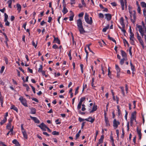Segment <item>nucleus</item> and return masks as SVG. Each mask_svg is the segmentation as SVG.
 Returning a JSON list of instances; mask_svg holds the SVG:
<instances>
[{"instance_id":"1","label":"nucleus","mask_w":146,"mask_h":146,"mask_svg":"<svg viewBox=\"0 0 146 146\" xmlns=\"http://www.w3.org/2000/svg\"><path fill=\"white\" fill-rule=\"evenodd\" d=\"M77 28L81 34H84L85 33L86 31L83 28L82 22V20L79 19L76 21Z\"/></svg>"},{"instance_id":"2","label":"nucleus","mask_w":146,"mask_h":146,"mask_svg":"<svg viewBox=\"0 0 146 146\" xmlns=\"http://www.w3.org/2000/svg\"><path fill=\"white\" fill-rule=\"evenodd\" d=\"M137 27L139 29V31L141 33V35L142 36V37L143 36H144L145 41H146V35L144 34V33H146L145 31V29H143V28L141 25H138Z\"/></svg>"},{"instance_id":"3","label":"nucleus","mask_w":146,"mask_h":146,"mask_svg":"<svg viewBox=\"0 0 146 146\" xmlns=\"http://www.w3.org/2000/svg\"><path fill=\"white\" fill-rule=\"evenodd\" d=\"M130 14V18L131 21L134 23L136 20V13L135 11H133L132 12H129Z\"/></svg>"},{"instance_id":"4","label":"nucleus","mask_w":146,"mask_h":146,"mask_svg":"<svg viewBox=\"0 0 146 146\" xmlns=\"http://www.w3.org/2000/svg\"><path fill=\"white\" fill-rule=\"evenodd\" d=\"M78 120L80 122H81L84 120H86L90 122L91 123H93L95 119L94 118H92V117H89L88 118H86L85 119H83L79 117L78 118Z\"/></svg>"},{"instance_id":"5","label":"nucleus","mask_w":146,"mask_h":146,"mask_svg":"<svg viewBox=\"0 0 146 146\" xmlns=\"http://www.w3.org/2000/svg\"><path fill=\"white\" fill-rule=\"evenodd\" d=\"M19 100L23 106L25 107L28 106L27 103V100L25 98H24L23 97L21 96L19 98Z\"/></svg>"},{"instance_id":"6","label":"nucleus","mask_w":146,"mask_h":146,"mask_svg":"<svg viewBox=\"0 0 146 146\" xmlns=\"http://www.w3.org/2000/svg\"><path fill=\"white\" fill-rule=\"evenodd\" d=\"M120 4L121 7L122 9L123 10L124 9V4L125 5V7L126 8H127V0H124V2L123 0H120Z\"/></svg>"},{"instance_id":"7","label":"nucleus","mask_w":146,"mask_h":146,"mask_svg":"<svg viewBox=\"0 0 146 146\" xmlns=\"http://www.w3.org/2000/svg\"><path fill=\"white\" fill-rule=\"evenodd\" d=\"M120 123L118 121H117L116 119H114L113 122V126L115 128H117L118 125H119Z\"/></svg>"},{"instance_id":"8","label":"nucleus","mask_w":146,"mask_h":146,"mask_svg":"<svg viewBox=\"0 0 146 146\" xmlns=\"http://www.w3.org/2000/svg\"><path fill=\"white\" fill-rule=\"evenodd\" d=\"M84 19L86 22L88 24L91 25L89 18V15L87 13L85 14Z\"/></svg>"},{"instance_id":"9","label":"nucleus","mask_w":146,"mask_h":146,"mask_svg":"<svg viewBox=\"0 0 146 146\" xmlns=\"http://www.w3.org/2000/svg\"><path fill=\"white\" fill-rule=\"evenodd\" d=\"M104 118L105 121L106 123V126H110L109 121L108 118L106 116V113H104Z\"/></svg>"},{"instance_id":"10","label":"nucleus","mask_w":146,"mask_h":146,"mask_svg":"<svg viewBox=\"0 0 146 146\" xmlns=\"http://www.w3.org/2000/svg\"><path fill=\"white\" fill-rule=\"evenodd\" d=\"M105 19H107L108 21H110L111 18V15L109 13L106 14L105 15Z\"/></svg>"},{"instance_id":"11","label":"nucleus","mask_w":146,"mask_h":146,"mask_svg":"<svg viewBox=\"0 0 146 146\" xmlns=\"http://www.w3.org/2000/svg\"><path fill=\"white\" fill-rule=\"evenodd\" d=\"M54 37V41L53 42H55L57 43L58 44H60V41L59 39L57 37H55L54 36H53Z\"/></svg>"},{"instance_id":"12","label":"nucleus","mask_w":146,"mask_h":146,"mask_svg":"<svg viewBox=\"0 0 146 146\" xmlns=\"http://www.w3.org/2000/svg\"><path fill=\"white\" fill-rule=\"evenodd\" d=\"M30 117L31 119L33 120L35 123H39V120L36 117H32L31 116H30Z\"/></svg>"},{"instance_id":"13","label":"nucleus","mask_w":146,"mask_h":146,"mask_svg":"<svg viewBox=\"0 0 146 146\" xmlns=\"http://www.w3.org/2000/svg\"><path fill=\"white\" fill-rule=\"evenodd\" d=\"M39 127L43 130L46 131V129L44 128H46L47 126L43 123H42L39 125Z\"/></svg>"},{"instance_id":"14","label":"nucleus","mask_w":146,"mask_h":146,"mask_svg":"<svg viewBox=\"0 0 146 146\" xmlns=\"http://www.w3.org/2000/svg\"><path fill=\"white\" fill-rule=\"evenodd\" d=\"M121 52L122 57L123 58H127V54L125 52L122 50H121Z\"/></svg>"},{"instance_id":"15","label":"nucleus","mask_w":146,"mask_h":146,"mask_svg":"<svg viewBox=\"0 0 146 146\" xmlns=\"http://www.w3.org/2000/svg\"><path fill=\"white\" fill-rule=\"evenodd\" d=\"M97 109V106L94 105L92 108V110L90 111V113L96 111Z\"/></svg>"},{"instance_id":"16","label":"nucleus","mask_w":146,"mask_h":146,"mask_svg":"<svg viewBox=\"0 0 146 146\" xmlns=\"http://www.w3.org/2000/svg\"><path fill=\"white\" fill-rule=\"evenodd\" d=\"M30 110L31 111V114H35L36 113V110L34 108H30Z\"/></svg>"},{"instance_id":"17","label":"nucleus","mask_w":146,"mask_h":146,"mask_svg":"<svg viewBox=\"0 0 146 146\" xmlns=\"http://www.w3.org/2000/svg\"><path fill=\"white\" fill-rule=\"evenodd\" d=\"M63 9L62 11V12L64 14V15L66 14L68 12V11L66 7L64 5H63Z\"/></svg>"},{"instance_id":"18","label":"nucleus","mask_w":146,"mask_h":146,"mask_svg":"<svg viewBox=\"0 0 146 146\" xmlns=\"http://www.w3.org/2000/svg\"><path fill=\"white\" fill-rule=\"evenodd\" d=\"M127 60V58H123L122 59H121L120 62V64L121 65H122L124 62V61H126Z\"/></svg>"},{"instance_id":"19","label":"nucleus","mask_w":146,"mask_h":146,"mask_svg":"<svg viewBox=\"0 0 146 146\" xmlns=\"http://www.w3.org/2000/svg\"><path fill=\"white\" fill-rule=\"evenodd\" d=\"M115 68L116 70L117 71V72H120L121 68L119 67V66L117 65H115Z\"/></svg>"},{"instance_id":"20","label":"nucleus","mask_w":146,"mask_h":146,"mask_svg":"<svg viewBox=\"0 0 146 146\" xmlns=\"http://www.w3.org/2000/svg\"><path fill=\"white\" fill-rule=\"evenodd\" d=\"M17 10L18 11L19 13L20 12L21 9V6L19 3L17 4Z\"/></svg>"},{"instance_id":"21","label":"nucleus","mask_w":146,"mask_h":146,"mask_svg":"<svg viewBox=\"0 0 146 146\" xmlns=\"http://www.w3.org/2000/svg\"><path fill=\"white\" fill-rule=\"evenodd\" d=\"M7 3L8 4L9 7L11 8H12V0H8L7 2Z\"/></svg>"},{"instance_id":"22","label":"nucleus","mask_w":146,"mask_h":146,"mask_svg":"<svg viewBox=\"0 0 146 146\" xmlns=\"http://www.w3.org/2000/svg\"><path fill=\"white\" fill-rule=\"evenodd\" d=\"M11 109L17 112L18 110L17 108L13 105L11 106Z\"/></svg>"},{"instance_id":"23","label":"nucleus","mask_w":146,"mask_h":146,"mask_svg":"<svg viewBox=\"0 0 146 146\" xmlns=\"http://www.w3.org/2000/svg\"><path fill=\"white\" fill-rule=\"evenodd\" d=\"M12 143L16 145H19V142L18 141L15 139L13 140L12 141Z\"/></svg>"},{"instance_id":"24","label":"nucleus","mask_w":146,"mask_h":146,"mask_svg":"<svg viewBox=\"0 0 146 146\" xmlns=\"http://www.w3.org/2000/svg\"><path fill=\"white\" fill-rule=\"evenodd\" d=\"M22 133H23V136L26 139H27V133L25 131H22Z\"/></svg>"},{"instance_id":"25","label":"nucleus","mask_w":146,"mask_h":146,"mask_svg":"<svg viewBox=\"0 0 146 146\" xmlns=\"http://www.w3.org/2000/svg\"><path fill=\"white\" fill-rule=\"evenodd\" d=\"M109 27V25H108L106 27H104L102 29V31L104 32H106L108 29Z\"/></svg>"},{"instance_id":"26","label":"nucleus","mask_w":146,"mask_h":146,"mask_svg":"<svg viewBox=\"0 0 146 146\" xmlns=\"http://www.w3.org/2000/svg\"><path fill=\"white\" fill-rule=\"evenodd\" d=\"M135 38H130V43L132 45H134L135 43Z\"/></svg>"},{"instance_id":"27","label":"nucleus","mask_w":146,"mask_h":146,"mask_svg":"<svg viewBox=\"0 0 146 146\" xmlns=\"http://www.w3.org/2000/svg\"><path fill=\"white\" fill-rule=\"evenodd\" d=\"M108 38L110 40L112 41L113 42H114L116 44V40L113 38L110 37L109 35H108Z\"/></svg>"},{"instance_id":"28","label":"nucleus","mask_w":146,"mask_h":146,"mask_svg":"<svg viewBox=\"0 0 146 146\" xmlns=\"http://www.w3.org/2000/svg\"><path fill=\"white\" fill-rule=\"evenodd\" d=\"M7 120V118L4 117V119L1 121L0 123L1 125H2L5 123L6 121Z\"/></svg>"},{"instance_id":"29","label":"nucleus","mask_w":146,"mask_h":146,"mask_svg":"<svg viewBox=\"0 0 146 146\" xmlns=\"http://www.w3.org/2000/svg\"><path fill=\"white\" fill-rule=\"evenodd\" d=\"M42 71V65H40V66L39 68H38V72H41Z\"/></svg>"},{"instance_id":"30","label":"nucleus","mask_w":146,"mask_h":146,"mask_svg":"<svg viewBox=\"0 0 146 146\" xmlns=\"http://www.w3.org/2000/svg\"><path fill=\"white\" fill-rule=\"evenodd\" d=\"M130 66L131 67V70L133 72L135 70V67L134 66H133L132 64L131 63V62H130Z\"/></svg>"},{"instance_id":"31","label":"nucleus","mask_w":146,"mask_h":146,"mask_svg":"<svg viewBox=\"0 0 146 146\" xmlns=\"http://www.w3.org/2000/svg\"><path fill=\"white\" fill-rule=\"evenodd\" d=\"M120 88L121 91V93L123 96H125V94L124 92V88L123 87H120Z\"/></svg>"},{"instance_id":"32","label":"nucleus","mask_w":146,"mask_h":146,"mask_svg":"<svg viewBox=\"0 0 146 146\" xmlns=\"http://www.w3.org/2000/svg\"><path fill=\"white\" fill-rule=\"evenodd\" d=\"M85 99V98L84 97H82L80 99V101L79 103H80L82 104L83 102L84 101Z\"/></svg>"},{"instance_id":"33","label":"nucleus","mask_w":146,"mask_h":146,"mask_svg":"<svg viewBox=\"0 0 146 146\" xmlns=\"http://www.w3.org/2000/svg\"><path fill=\"white\" fill-rule=\"evenodd\" d=\"M13 126L10 129V131H9L8 132L9 133V134L10 135H13Z\"/></svg>"},{"instance_id":"34","label":"nucleus","mask_w":146,"mask_h":146,"mask_svg":"<svg viewBox=\"0 0 146 146\" xmlns=\"http://www.w3.org/2000/svg\"><path fill=\"white\" fill-rule=\"evenodd\" d=\"M141 6L143 7H145L146 8V3L144 2H142L141 3Z\"/></svg>"},{"instance_id":"35","label":"nucleus","mask_w":146,"mask_h":146,"mask_svg":"<svg viewBox=\"0 0 146 146\" xmlns=\"http://www.w3.org/2000/svg\"><path fill=\"white\" fill-rule=\"evenodd\" d=\"M108 76L110 78H112L111 77V72H110V69L109 68L108 69Z\"/></svg>"},{"instance_id":"36","label":"nucleus","mask_w":146,"mask_h":146,"mask_svg":"<svg viewBox=\"0 0 146 146\" xmlns=\"http://www.w3.org/2000/svg\"><path fill=\"white\" fill-rule=\"evenodd\" d=\"M141 9L139 5H138V7H137V11L138 13L139 14H141Z\"/></svg>"},{"instance_id":"37","label":"nucleus","mask_w":146,"mask_h":146,"mask_svg":"<svg viewBox=\"0 0 146 146\" xmlns=\"http://www.w3.org/2000/svg\"><path fill=\"white\" fill-rule=\"evenodd\" d=\"M117 109L118 115H119L121 113V111L119 109V106H117Z\"/></svg>"},{"instance_id":"38","label":"nucleus","mask_w":146,"mask_h":146,"mask_svg":"<svg viewBox=\"0 0 146 146\" xmlns=\"http://www.w3.org/2000/svg\"><path fill=\"white\" fill-rule=\"evenodd\" d=\"M4 17H5V18H4V21H6V20H8V15L7 14L5 13H4Z\"/></svg>"},{"instance_id":"39","label":"nucleus","mask_w":146,"mask_h":146,"mask_svg":"<svg viewBox=\"0 0 146 146\" xmlns=\"http://www.w3.org/2000/svg\"><path fill=\"white\" fill-rule=\"evenodd\" d=\"M52 134L54 135H59V133L58 132H57L56 131H54L52 133Z\"/></svg>"},{"instance_id":"40","label":"nucleus","mask_w":146,"mask_h":146,"mask_svg":"<svg viewBox=\"0 0 146 146\" xmlns=\"http://www.w3.org/2000/svg\"><path fill=\"white\" fill-rule=\"evenodd\" d=\"M81 70V72L82 73L83 72V67H84V65L83 64H81L80 65Z\"/></svg>"},{"instance_id":"41","label":"nucleus","mask_w":146,"mask_h":146,"mask_svg":"<svg viewBox=\"0 0 146 146\" xmlns=\"http://www.w3.org/2000/svg\"><path fill=\"white\" fill-rule=\"evenodd\" d=\"M140 42V43L141 45V46H142L143 48H144V44L143 42V41L142 39H141L139 40Z\"/></svg>"},{"instance_id":"42","label":"nucleus","mask_w":146,"mask_h":146,"mask_svg":"<svg viewBox=\"0 0 146 146\" xmlns=\"http://www.w3.org/2000/svg\"><path fill=\"white\" fill-rule=\"evenodd\" d=\"M136 112L135 111H134L131 113V117H136L135 115Z\"/></svg>"},{"instance_id":"43","label":"nucleus","mask_w":146,"mask_h":146,"mask_svg":"<svg viewBox=\"0 0 146 146\" xmlns=\"http://www.w3.org/2000/svg\"><path fill=\"white\" fill-rule=\"evenodd\" d=\"M82 108L81 109L83 111H85L86 110V108H85V105L84 104H82Z\"/></svg>"},{"instance_id":"44","label":"nucleus","mask_w":146,"mask_h":146,"mask_svg":"<svg viewBox=\"0 0 146 146\" xmlns=\"http://www.w3.org/2000/svg\"><path fill=\"white\" fill-rule=\"evenodd\" d=\"M79 89V87L78 86L76 88L75 90V95H76L78 92V90Z\"/></svg>"},{"instance_id":"45","label":"nucleus","mask_w":146,"mask_h":146,"mask_svg":"<svg viewBox=\"0 0 146 146\" xmlns=\"http://www.w3.org/2000/svg\"><path fill=\"white\" fill-rule=\"evenodd\" d=\"M143 14L144 16L146 18V8H144L143 10Z\"/></svg>"},{"instance_id":"46","label":"nucleus","mask_w":146,"mask_h":146,"mask_svg":"<svg viewBox=\"0 0 146 146\" xmlns=\"http://www.w3.org/2000/svg\"><path fill=\"white\" fill-rule=\"evenodd\" d=\"M131 47H130L129 48V51L130 55L131 56H132V53L131 52Z\"/></svg>"},{"instance_id":"47","label":"nucleus","mask_w":146,"mask_h":146,"mask_svg":"<svg viewBox=\"0 0 146 146\" xmlns=\"http://www.w3.org/2000/svg\"><path fill=\"white\" fill-rule=\"evenodd\" d=\"M137 131L138 135L141 134V130H139V128L138 127H137Z\"/></svg>"},{"instance_id":"48","label":"nucleus","mask_w":146,"mask_h":146,"mask_svg":"<svg viewBox=\"0 0 146 146\" xmlns=\"http://www.w3.org/2000/svg\"><path fill=\"white\" fill-rule=\"evenodd\" d=\"M98 15L99 17L100 18H103L104 17V15L102 13H100Z\"/></svg>"},{"instance_id":"49","label":"nucleus","mask_w":146,"mask_h":146,"mask_svg":"<svg viewBox=\"0 0 146 146\" xmlns=\"http://www.w3.org/2000/svg\"><path fill=\"white\" fill-rule=\"evenodd\" d=\"M74 16V15L73 14L72 15L70 16L69 17V21H72L73 20V17Z\"/></svg>"},{"instance_id":"50","label":"nucleus","mask_w":146,"mask_h":146,"mask_svg":"<svg viewBox=\"0 0 146 146\" xmlns=\"http://www.w3.org/2000/svg\"><path fill=\"white\" fill-rule=\"evenodd\" d=\"M32 44L33 45V46H34L35 48H36L37 46V43L35 44L34 40H33L32 41Z\"/></svg>"},{"instance_id":"51","label":"nucleus","mask_w":146,"mask_h":146,"mask_svg":"<svg viewBox=\"0 0 146 146\" xmlns=\"http://www.w3.org/2000/svg\"><path fill=\"white\" fill-rule=\"evenodd\" d=\"M11 124L8 123L6 126L7 129H11Z\"/></svg>"},{"instance_id":"52","label":"nucleus","mask_w":146,"mask_h":146,"mask_svg":"<svg viewBox=\"0 0 146 146\" xmlns=\"http://www.w3.org/2000/svg\"><path fill=\"white\" fill-rule=\"evenodd\" d=\"M5 22V25L7 26H9L10 23L9 22L8 20H6V21H4Z\"/></svg>"},{"instance_id":"53","label":"nucleus","mask_w":146,"mask_h":146,"mask_svg":"<svg viewBox=\"0 0 146 146\" xmlns=\"http://www.w3.org/2000/svg\"><path fill=\"white\" fill-rule=\"evenodd\" d=\"M82 104H81L79 103L77 106V108L78 110H79L81 108Z\"/></svg>"},{"instance_id":"54","label":"nucleus","mask_w":146,"mask_h":146,"mask_svg":"<svg viewBox=\"0 0 146 146\" xmlns=\"http://www.w3.org/2000/svg\"><path fill=\"white\" fill-rule=\"evenodd\" d=\"M81 2L82 4L83 5V6L85 7H86V5L84 2V0H81Z\"/></svg>"},{"instance_id":"55","label":"nucleus","mask_w":146,"mask_h":146,"mask_svg":"<svg viewBox=\"0 0 146 146\" xmlns=\"http://www.w3.org/2000/svg\"><path fill=\"white\" fill-rule=\"evenodd\" d=\"M52 47L54 49H55L58 48V46L56 44H54L52 46Z\"/></svg>"},{"instance_id":"56","label":"nucleus","mask_w":146,"mask_h":146,"mask_svg":"<svg viewBox=\"0 0 146 146\" xmlns=\"http://www.w3.org/2000/svg\"><path fill=\"white\" fill-rule=\"evenodd\" d=\"M41 72L43 76H45V77H47V76L45 75V71L42 70Z\"/></svg>"},{"instance_id":"57","label":"nucleus","mask_w":146,"mask_h":146,"mask_svg":"<svg viewBox=\"0 0 146 146\" xmlns=\"http://www.w3.org/2000/svg\"><path fill=\"white\" fill-rule=\"evenodd\" d=\"M5 66H3L1 67V70L0 71V73H2L3 72V71L5 69Z\"/></svg>"},{"instance_id":"58","label":"nucleus","mask_w":146,"mask_h":146,"mask_svg":"<svg viewBox=\"0 0 146 146\" xmlns=\"http://www.w3.org/2000/svg\"><path fill=\"white\" fill-rule=\"evenodd\" d=\"M85 51L86 54V61H87V59L88 58V52L86 50V48H85Z\"/></svg>"},{"instance_id":"59","label":"nucleus","mask_w":146,"mask_h":146,"mask_svg":"<svg viewBox=\"0 0 146 146\" xmlns=\"http://www.w3.org/2000/svg\"><path fill=\"white\" fill-rule=\"evenodd\" d=\"M84 13L83 12H81L79 13L78 15V17H82L84 15Z\"/></svg>"},{"instance_id":"60","label":"nucleus","mask_w":146,"mask_h":146,"mask_svg":"<svg viewBox=\"0 0 146 146\" xmlns=\"http://www.w3.org/2000/svg\"><path fill=\"white\" fill-rule=\"evenodd\" d=\"M130 38H134V34L133 33H130Z\"/></svg>"},{"instance_id":"61","label":"nucleus","mask_w":146,"mask_h":146,"mask_svg":"<svg viewBox=\"0 0 146 146\" xmlns=\"http://www.w3.org/2000/svg\"><path fill=\"white\" fill-rule=\"evenodd\" d=\"M23 124H21V129L22 130V132L25 131V130L24 129V128H23Z\"/></svg>"},{"instance_id":"62","label":"nucleus","mask_w":146,"mask_h":146,"mask_svg":"<svg viewBox=\"0 0 146 146\" xmlns=\"http://www.w3.org/2000/svg\"><path fill=\"white\" fill-rule=\"evenodd\" d=\"M103 142V140L101 139H99V141L98 143V144H100L101 143H102Z\"/></svg>"},{"instance_id":"63","label":"nucleus","mask_w":146,"mask_h":146,"mask_svg":"<svg viewBox=\"0 0 146 146\" xmlns=\"http://www.w3.org/2000/svg\"><path fill=\"white\" fill-rule=\"evenodd\" d=\"M52 18L51 17H48V22L50 23V22H51V21L52 20Z\"/></svg>"},{"instance_id":"64","label":"nucleus","mask_w":146,"mask_h":146,"mask_svg":"<svg viewBox=\"0 0 146 146\" xmlns=\"http://www.w3.org/2000/svg\"><path fill=\"white\" fill-rule=\"evenodd\" d=\"M15 19V17L13 16H11V17L10 20L11 21H13Z\"/></svg>"}]
</instances>
